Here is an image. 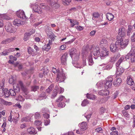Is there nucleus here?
I'll list each match as a JSON object with an SVG mask.
<instances>
[{
	"instance_id": "nucleus-1",
	"label": "nucleus",
	"mask_w": 135,
	"mask_h": 135,
	"mask_svg": "<svg viewBox=\"0 0 135 135\" xmlns=\"http://www.w3.org/2000/svg\"><path fill=\"white\" fill-rule=\"evenodd\" d=\"M124 58L123 57H120L116 63L115 65L116 67L117 70L116 72V76H119L122 74L124 71V69L122 67L120 66L119 65L121 63L124 61Z\"/></svg>"
},
{
	"instance_id": "nucleus-2",
	"label": "nucleus",
	"mask_w": 135,
	"mask_h": 135,
	"mask_svg": "<svg viewBox=\"0 0 135 135\" xmlns=\"http://www.w3.org/2000/svg\"><path fill=\"white\" fill-rule=\"evenodd\" d=\"M113 80V78L111 76L107 78L106 83L104 84V87L105 89H108L111 88Z\"/></svg>"
},
{
	"instance_id": "nucleus-3",
	"label": "nucleus",
	"mask_w": 135,
	"mask_h": 135,
	"mask_svg": "<svg viewBox=\"0 0 135 135\" xmlns=\"http://www.w3.org/2000/svg\"><path fill=\"white\" fill-rule=\"evenodd\" d=\"M58 74L57 75V77L56 80L57 82L58 81L60 82L64 81L65 79V74L62 72L59 73L57 71Z\"/></svg>"
},
{
	"instance_id": "nucleus-4",
	"label": "nucleus",
	"mask_w": 135,
	"mask_h": 135,
	"mask_svg": "<svg viewBox=\"0 0 135 135\" xmlns=\"http://www.w3.org/2000/svg\"><path fill=\"white\" fill-rule=\"evenodd\" d=\"M33 11L39 14L42 12V9L41 7L36 4H34L31 6Z\"/></svg>"
},
{
	"instance_id": "nucleus-5",
	"label": "nucleus",
	"mask_w": 135,
	"mask_h": 135,
	"mask_svg": "<svg viewBox=\"0 0 135 135\" xmlns=\"http://www.w3.org/2000/svg\"><path fill=\"white\" fill-rule=\"evenodd\" d=\"M5 28L7 31L10 32H13L16 31L14 27L10 23H7L5 26Z\"/></svg>"
},
{
	"instance_id": "nucleus-6",
	"label": "nucleus",
	"mask_w": 135,
	"mask_h": 135,
	"mask_svg": "<svg viewBox=\"0 0 135 135\" xmlns=\"http://www.w3.org/2000/svg\"><path fill=\"white\" fill-rule=\"evenodd\" d=\"M57 2L58 0H49L47 2L52 7L57 8L60 7L59 5L57 3Z\"/></svg>"
},
{
	"instance_id": "nucleus-7",
	"label": "nucleus",
	"mask_w": 135,
	"mask_h": 135,
	"mask_svg": "<svg viewBox=\"0 0 135 135\" xmlns=\"http://www.w3.org/2000/svg\"><path fill=\"white\" fill-rule=\"evenodd\" d=\"M46 33L48 37L51 39L49 41L50 43L51 44H52L53 41H54L55 38L56 36H55L54 33L50 31V32L48 31L46 32Z\"/></svg>"
},
{
	"instance_id": "nucleus-8",
	"label": "nucleus",
	"mask_w": 135,
	"mask_h": 135,
	"mask_svg": "<svg viewBox=\"0 0 135 135\" xmlns=\"http://www.w3.org/2000/svg\"><path fill=\"white\" fill-rule=\"evenodd\" d=\"M94 56V58L97 59L98 57H99V56L100 54L99 48L98 46H96L93 49L92 51Z\"/></svg>"
},
{
	"instance_id": "nucleus-9",
	"label": "nucleus",
	"mask_w": 135,
	"mask_h": 135,
	"mask_svg": "<svg viewBox=\"0 0 135 135\" xmlns=\"http://www.w3.org/2000/svg\"><path fill=\"white\" fill-rule=\"evenodd\" d=\"M68 54L65 53L61 57V62L62 64V65H65L66 64L67 61V58L68 57Z\"/></svg>"
},
{
	"instance_id": "nucleus-10",
	"label": "nucleus",
	"mask_w": 135,
	"mask_h": 135,
	"mask_svg": "<svg viewBox=\"0 0 135 135\" xmlns=\"http://www.w3.org/2000/svg\"><path fill=\"white\" fill-rule=\"evenodd\" d=\"M132 50L133 52H132V55L130 57L131 62L132 63H134L135 62V47H132Z\"/></svg>"
},
{
	"instance_id": "nucleus-11",
	"label": "nucleus",
	"mask_w": 135,
	"mask_h": 135,
	"mask_svg": "<svg viewBox=\"0 0 135 135\" xmlns=\"http://www.w3.org/2000/svg\"><path fill=\"white\" fill-rule=\"evenodd\" d=\"M129 41V40L128 39H125L124 40H122L120 42V46L122 48L125 47L128 45Z\"/></svg>"
},
{
	"instance_id": "nucleus-12",
	"label": "nucleus",
	"mask_w": 135,
	"mask_h": 135,
	"mask_svg": "<svg viewBox=\"0 0 135 135\" xmlns=\"http://www.w3.org/2000/svg\"><path fill=\"white\" fill-rule=\"evenodd\" d=\"M126 31L125 28L122 27L119 29L118 31V34L121 36L124 37L126 35Z\"/></svg>"
},
{
	"instance_id": "nucleus-13",
	"label": "nucleus",
	"mask_w": 135,
	"mask_h": 135,
	"mask_svg": "<svg viewBox=\"0 0 135 135\" xmlns=\"http://www.w3.org/2000/svg\"><path fill=\"white\" fill-rule=\"evenodd\" d=\"M118 47L114 45V44H112L110 46V49L111 51L112 52H115L118 50Z\"/></svg>"
},
{
	"instance_id": "nucleus-14",
	"label": "nucleus",
	"mask_w": 135,
	"mask_h": 135,
	"mask_svg": "<svg viewBox=\"0 0 135 135\" xmlns=\"http://www.w3.org/2000/svg\"><path fill=\"white\" fill-rule=\"evenodd\" d=\"M27 132L30 134H35L37 133V131L33 127L28 128L27 129Z\"/></svg>"
},
{
	"instance_id": "nucleus-15",
	"label": "nucleus",
	"mask_w": 135,
	"mask_h": 135,
	"mask_svg": "<svg viewBox=\"0 0 135 135\" xmlns=\"http://www.w3.org/2000/svg\"><path fill=\"white\" fill-rule=\"evenodd\" d=\"M69 54L71 57L74 56H75L77 54L76 50L74 48L71 49L69 50Z\"/></svg>"
},
{
	"instance_id": "nucleus-16",
	"label": "nucleus",
	"mask_w": 135,
	"mask_h": 135,
	"mask_svg": "<svg viewBox=\"0 0 135 135\" xmlns=\"http://www.w3.org/2000/svg\"><path fill=\"white\" fill-rule=\"evenodd\" d=\"M79 126L81 129V130L84 131L86 128L87 123L86 122H83L82 123L79 124Z\"/></svg>"
},
{
	"instance_id": "nucleus-17",
	"label": "nucleus",
	"mask_w": 135,
	"mask_h": 135,
	"mask_svg": "<svg viewBox=\"0 0 135 135\" xmlns=\"http://www.w3.org/2000/svg\"><path fill=\"white\" fill-rule=\"evenodd\" d=\"M23 86L22 81H19L18 82V83L17 84L16 88L14 89L15 90H16L17 91H19L20 88H21Z\"/></svg>"
},
{
	"instance_id": "nucleus-18",
	"label": "nucleus",
	"mask_w": 135,
	"mask_h": 135,
	"mask_svg": "<svg viewBox=\"0 0 135 135\" xmlns=\"http://www.w3.org/2000/svg\"><path fill=\"white\" fill-rule=\"evenodd\" d=\"M17 14L18 17L21 18L24 20L27 19L26 17V16L23 11H21L20 12H18Z\"/></svg>"
},
{
	"instance_id": "nucleus-19",
	"label": "nucleus",
	"mask_w": 135,
	"mask_h": 135,
	"mask_svg": "<svg viewBox=\"0 0 135 135\" xmlns=\"http://www.w3.org/2000/svg\"><path fill=\"white\" fill-rule=\"evenodd\" d=\"M0 104L6 105H11L12 104L11 102H7L5 101L3 99L0 98Z\"/></svg>"
},
{
	"instance_id": "nucleus-20",
	"label": "nucleus",
	"mask_w": 135,
	"mask_h": 135,
	"mask_svg": "<svg viewBox=\"0 0 135 135\" xmlns=\"http://www.w3.org/2000/svg\"><path fill=\"white\" fill-rule=\"evenodd\" d=\"M122 80L120 78L116 79L113 82V84L115 86H118L122 82Z\"/></svg>"
},
{
	"instance_id": "nucleus-21",
	"label": "nucleus",
	"mask_w": 135,
	"mask_h": 135,
	"mask_svg": "<svg viewBox=\"0 0 135 135\" xmlns=\"http://www.w3.org/2000/svg\"><path fill=\"white\" fill-rule=\"evenodd\" d=\"M21 21L20 20L16 18L13 22V24L15 26H19L21 25Z\"/></svg>"
},
{
	"instance_id": "nucleus-22",
	"label": "nucleus",
	"mask_w": 135,
	"mask_h": 135,
	"mask_svg": "<svg viewBox=\"0 0 135 135\" xmlns=\"http://www.w3.org/2000/svg\"><path fill=\"white\" fill-rule=\"evenodd\" d=\"M127 81V83L129 85H132L134 84L133 80L130 76H128Z\"/></svg>"
},
{
	"instance_id": "nucleus-23",
	"label": "nucleus",
	"mask_w": 135,
	"mask_h": 135,
	"mask_svg": "<svg viewBox=\"0 0 135 135\" xmlns=\"http://www.w3.org/2000/svg\"><path fill=\"white\" fill-rule=\"evenodd\" d=\"M98 94L101 95H107L109 94V91L107 90H102L98 92Z\"/></svg>"
},
{
	"instance_id": "nucleus-24",
	"label": "nucleus",
	"mask_w": 135,
	"mask_h": 135,
	"mask_svg": "<svg viewBox=\"0 0 135 135\" xmlns=\"http://www.w3.org/2000/svg\"><path fill=\"white\" fill-rule=\"evenodd\" d=\"M133 27L131 25L128 26V28L127 32V35L129 37L131 34L133 32Z\"/></svg>"
},
{
	"instance_id": "nucleus-25",
	"label": "nucleus",
	"mask_w": 135,
	"mask_h": 135,
	"mask_svg": "<svg viewBox=\"0 0 135 135\" xmlns=\"http://www.w3.org/2000/svg\"><path fill=\"white\" fill-rule=\"evenodd\" d=\"M108 42L107 40L105 39H102L100 41V46L101 47L106 46Z\"/></svg>"
},
{
	"instance_id": "nucleus-26",
	"label": "nucleus",
	"mask_w": 135,
	"mask_h": 135,
	"mask_svg": "<svg viewBox=\"0 0 135 135\" xmlns=\"http://www.w3.org/2000/svg\"><path fill=\"white\" fill-rule=\"evenodd\" d=\"M66 101V99L64 96H60L59 98L58 99L56 100L57 102H65Z\"/></svg>"
},
{
	"instance_id": "nucleus-27",
	"label": "nucleus",
	"mask_w": 135,
	"mask_h": 135,
	"mask_svg": "<svg viewBox=\"0 0 135 135\" xmlns=\"http://www.w3.org/2000/svg\"><path fill=\"white\" fill-rule=\"evenodd\" d=\"M52 44H50L49 43H49L47 44V45H45L43 47L42 49L46 51H48V50L50 49L51 48L50 45Z\"/></svg>"
},
{
	"instance_id": "nucleus-28",
	"label": "nucleus",
	"mask_w": 135,
	"mask_h": 135,
	"mask_svg": "<svg viewBox=\"0 0 135 135\" xmlns=\"http://www.w3.org/2000/svg\"><path fill=\"white\" fill-rule=\"evenodd\" d=\"M107 18L109 21L112 20L114 17V16L111 13H108L106 15Z\"/></svg>"
},
{
	"instance_id": "nucleus-29",
	"label": "nucleus",
	"mask_w": 135,
	"mask_h": 135,
	"mask_svg": "<svg viewBox=\"0 0 135 135\" xmlns=\"http://www.w3.org/2000/svg\"><path fill=\"white\" fill-rule=\"evenodd\" d=\"M99 14L98 13L94 12L93 15L92 19L94 20H96V19L98 18L99 17Z\"/></svg>"
},
{
	"instance_id": "nucleus-30",
	"label": "nucleus",
	"mask_w": 135,
	"mask_h": 135,
	"mask_svg": "<svg viewBox=\"0 0 135 135\" xmlns=\"http://www.w3.org/2000/svg\"><path fill=\"white\" fill-rule=\"evenodd\" d=\"M86 97L88 99L93 100L94 99L96 98L95 95L92 94L88 93L86 95Z\"/></svg>"
},
{
	"instance_id": "nucleus-31",
	"label": "nucleus",
	"mask_w": 135,
	"mask_h": 135,
	"mask_svg": "<svg viewBox=\"0 0 135 135\" xmlns=\"http://www.w3.org/2000/svg\"><path fill=\"white\" fill-rule=\"evenodd\" d=\"M39 97L40 98H41L42 99H44L46 98L47 96L46 93L42 92L39 95Z\"/></svg>"
},
{
	"instance_id": "nucleus-32",
	"label": "nucleus",
	"mask_w": 135,
	"mask_h": 135,
	"mask_svg": "<svg viewBox=\"0 0 135 135\" xmlns=\"http://www.w3.org/2000/svg\"><path fill=\"white\" fill-rule=\"evenodd\" d=\"M31 91L35 92L37 90L39 89V87L38 86L34 85L32 86L31 87Z\"/></svg>"
},
{
	"instance_id": "nucleus-33",
	"label": "nucleus",
	"mask_w": 135,
	"mask_h": 135,
	"mask_svg": "<svg viewBox=\"0 0 135 135\" xmlns=\"http://www.w3.org/2000/svg\"><path fill=\"white\" fill-rule=\"evenodd\" d=\"M108 54V52L107 51L103 50L102 51L100 56L101 57H105V56L107 55Z\"/></svg>"
},
{
	"instance_id": "nucleus-34",
	"label": "nucleus",
	"mask_w": 135,
	"mask_h": 135,
	"mask_svg": "<svg viewBox=\"0 0 135 135\" xmlns=\"http://www.w3.org/2000/svg\"><path fill=\"white\" fill-rule=\"evenodd\" d=\"M22 90L25 93V94L27 95L28 93V90L24 86L21 88Z\"/></svg>"
},
{
	"instance_id": "nucleus-35",
	"label": "nucleus",
	"mask_w": 135,
	"mask_h": 135,
	"mask_svg": "<svg viewBox=\"0 0 135 135\" xmlns=\"http://www.w3.org/2000/svg\"><path fill=\"white\" fill-rule=\"evenodd\" d=\"M4 95L7 97H8L10 95L9 90H8L7 89H4Z\"/></svg>"
},
{
	"instance_id": "nucleus-36",
	"label": "nucleus",
	"mask_w": 135,
	"mask_h": 135,
	"mask_svg": "<svg viewBox=\"0 0 135 135\" xmlns=\"http://www.w3.org/2000/svg\"><path fill=\"white\" fill-rule=\"evenodd\" d=\"M10 95L11 96H14L16 94V93L15 90L12 89H10L9 90Z\"/></svg>"
},
{
	"instance_id": "nucleus-37",
	"label": "nucleus",
	"mask_w": 135,
	"mask_h": 135,
	"mask_svg": "<svg viewBox=\"0 0 135 135\" xmlns=\"http://www.w3.org/2000/svg\"><path fill=\"white\" fill-rule=\"evenodd\" d=\"M117 59V56H113L110 58V62H114Z\"/></svg>"
},
{
	"instance_id": "nucleus-38",
	"label": "nucleus",
	"mask_w": 135,
	"mask_h": 135,
	"mask_svg": "<svg viewBox=\"0 0 135 135\" xmlns=\"http://www.w3.org/2000/svg\"><path fill=\"white\" fill-rule=\"evenodd\" d=\"M58 103L57 104V105L59 107L63 108L64 107L65 105V104L64 103V102H63Z\"/></svg>"
},
{
	"instance_id": "nucleus-39",
	"label": "nucleus",
	"mask_w": 135,
	"mask_h": 135,
	"mask_svg": "<svg viewBox=\"0 0 135 135\" xmlns=\"http://www.w3.org/2000/svg\"><path fill=\"white\" fill-rule=\"evenodd\" d=\"M15 67H17L19 69H21L23 67V65L20 64H19L18 63L16 62L14 64Z\"/></svg>"
},
{
	"instance_id": "nucleus-40",
	"label": "nucleus",
	"mask_w": 135,
	"mask_h": 135,
	"mask_svg": "<svg viewBox=\"0 0 135 135\" xmlns=\"http://www.w3.org/2000/svg\"><path fill=\"white\" fill-rule=\"evenodd\" d=\"M133 51L132 50V48L129 53L127 55L125 56V58L127 60L130 58V57L131 56V55H132V52H133Z\"/></svg>"
},
{
	"instance_id": "nucleus-41",
	"label": "nucleus",
	"mask_w": 135,
	"mask_h": 135,
	"mask_svg": "<svg viewBox=\"0 0 135 135\" xmlns=\"http://www.w3.org/2000/svg\"><path fill=\"white\" fill-rule=\"evenodd\" d=\"M58 93V91H56V90H54L53 91V92L52 94L51 98H54L56 96Z\"/></svg>"
},
{
	"instance_id": "nucleus-42",
	"label": "nucleus",
	"mask_w": 135,
	"mask_h": 135,
	"mask_svg": "<svg viewBox=\"0 0 135 135\" xmlns=\"http://www.w3.org/2000/svg\"><path fill=\"white\" fill-rule=\"evenodd\" d=\"M89 103L88 101L86 99H85L82 102L81 105L83 106H85Z\"/></svg>"
},
{
	"instance_id": "nucleus-43",
	"label": "nucleus",
	"mask_w": 135,
	"mask_h": 135,
	"mask_svg": "<svg viewBox=\"0 0 135 135\" xmlns=\"http://www.w3.org/2000/svg\"><path fill=\"white\" fill-rule=\"evenodd\" d=\"M28 52L29 54H31L34 53L33 50L30 47H28Z\"/></svg>"
},
{
	"instance_id": "nucleus-44",
	"label": "nucleus",
	"mask_w": 135,
	"mask_h": 135,
	"mask_svg": "<svg viewBox=\"0 0 135 135\" xmlns=\"http://www.w3.org/2000/svg\"><path fill=\"white\" fill-rule=\"evenodd\" d=\"M16 38L15 37H12L9 38H7V43H9L14 40Z\"/></svg>"
},
{
	"instance_id": "nucleus-45",
	"label": "nucleus",
	"mask_w": 135,
	"mask_h": 135,
	"mask_svg": "<svg viewBox=\"0 0 135 135\" xmlns=\"http://www.w3.org/2000/svg\"><path fill=\"white\" fill-rule=\"evenodd\" d=\"M4 90L2 87L0 86V97H2L4 95Z\"/></svg>"
},
{
	"instance_id": "nucleus-46",
	"label": "nucleus",
	"mask_w": 135,
	"mask_h": 135,
	"mask_svg": "<svg viewBox=\"0 0 135 135\" xmlns=\"http://www.w3.org/2000/svg\"><path fill=\"white\" fill-rule=\"evenodd\" d=\"M1 19L8 20L9 19V17L6 14H2Z\"/></svg>"
},
{
	"instance_id": "nucleus-47",
	"label": "nucleus",
	"mask_w": 135,
	"mask_h": 135,
	"mask_svg": "<svg viewBox=\"0 0 135 135\" xmlns=\"http://www.w3.org/2000/svg\"><path fill=\"white\" fill-rule=\"evenodd\" d=\"M17 99V100L21 101H22L24 100L22 96L20 95L18 96Z\"/></svg>"
},
{
	"instance_id": "nucleus-48",
	"label": "nucleus",
	"mask_w": 135,
	"mask_h": 135,
	"mask_svg": "<svg viewBox=\"0 0 135 135\" xmlns=\"http://www.w3.org/2000/svg\"><path fill=\"white\" fill-rule=\"evenodd\" d=\"M41 122L38 120H36L34 122L36 126L40 125L41 124Z\"/></svg>"
},
{
	"instance_id": "nucleus-49",
	"label": "nucleus",
	"mask_w": 135,
	"mask_h": 135,
	"mask_svg": "<svg viewBox=\"0 0 135 135\" xmlns=\"http://www.w3.org/2000/svg\"><path fill=\"white\" fill-rule=\"evenodd\" d=\"M44 124L46 126H47L50 123V120L48 119H46L44 120Z\"/></svg>"
},
{
	"instance_id": "nucleus-50",
	"label": "nucleus",
	"mask_w": 135,
	"mask_h": 135,
	"mask_svg": "<svg viewBox=\"0 0 135 135\" xmlns=\"http://www.w3.org/2000/svg\"><path fill=\"white\" fill-rule=\"evenodd\" d=\"M131 40L132 42H135V32L133 33L131 37Z\"/></svg>"
},
{
	"instance_id": "nucleus-51",
	"label": "nucleus",
	"mask_w": 135,
	"mask_h": 135,
	"mask_svg": "<svg viewBox=\"0 0 135 135\" xmlns=\"http://www.w3.org/2000/svg\"><path fill=\"white\" fill-rule=\"evenodd\" d=\"M9 58L11 60L13 61H16L17 60V58L14 56L11 55L9 56Z\"/></svg>"
},
{
	"instance_id": "nucleus-52",
	"label": "nucleus",
	"mask_w": 135,
	"mask_h": 135,
	"mask_svg": "<svg viewBox=\"0 0 135 135\" xmlns=\"http://www.w3.org/2000/svg\"><path fill=\"white\" fill-rule=\"evenodd\" d=\"M35 118L36 119L39 118L40 117V115L39 113H36L35 115Z\"/></svg>"
},
{
	"instance_id": "nucleus-53",
	"label": "nucleus",
	"mask_w": 135,
	"mask_h": 135,
	"mask_svg": "<svg viewBox=\"0 0 135 135\" xmlns=\"http://www.w3.org/2000/svg\"><path fill=\"white\" fill-rule=\"evenodd\" d=\"M17 119L18 118H16H16H13V120L12 121H13L15 124H16L18 122V119Z\"/></svg>"
},
{
	"instance_id": "nucleus-54",
	"label": "nucleus",
	"mask_w": 135,
	"mask_h": 135,
	"mask_svg": "<svg viewBox=\"0 0 135 135\" xmlns=\"http://www.w3.org/2000/svg\"><path fill=\"white\" fill-rule=\"evenodd\" d=\"M112 66L111 65H107L104 68L107 70H109L112 68Z\"/></svg>"
},
{
	"instance_id": "nucleus-55",
	"label": "nucleus",
	"mask_w": 135,
	"mask_h": 135,
	"mask_svg": "<svg viewBox=\"0 0 135 135\" xmlns=\"http://www.w3.org/2000/svg\"><path fill=\"white\" fill-rule=\"evenodd\" d=\"M64 91V89L63 88L60 87L58 90V93L59 92V94L62 93Z\"/></svg>"
},
{
	"instance_id": "nucleus-56",
	"label": "nucleus",
	"mask_w": 135,
	"mask_h": 135,
	"mask_svg": "<svg viewBox=\"0 0 135 135\" xmlns=\"http://www.w3.org/2000/svg\"><path fill=\"white\" fill-rule=\"evenodd\" d=\"M110 135H118V132L117 131H113L110 133Z\"/></svg>"
},
{
	"instance_id": "nucleus-57",
	"label": "nucleus",
	"mask_w": 135,
	"mask_h": 135,
	"mask_svg": "<svg viewBox=\"0 0 135 135\" xmlns=\"http://www.w3.org/2000/svg\"><path fill=\"white\" fill-rule=\"evenodd\" d=\"M8 53L6 49L4 50L2 52V55H7Z\"/></svg>"
},
{
	"instance_id": "nucleus-58",
	"label": "nucleus",
	"mask_w": 135,
	"mask_h": 135,
	"mask_svg": "<svg viewBox=\"0 0 135 135\" xmlns=\"http://www.w3.org/2000/svg\"><path fill=\"white\" fill-rule=\"evenodd\" d=\"M89 61L90 62L92 63L93 62V60L92 59V55H90L88 57Z\"/></svg>"
},
{
	"instance_id": "nucleus-59",
	"label": "nucleus",
	"mask_w": 135,
	"mask_h": 135,
	"mask_svg": "<svg viewBox=\"0 0 135 135\" xmlns=\"http://www.w3.org/2000/svg\"><path fill=\"white\" fill-rule=\"evenodd\" d=\"M120 35V36H117V41H119L121 42L122 40V37Z\"/></svg>"
},
{
	"instance_id": "nucleus-60",
	"label": "nucleus",
	"mask_w": 135,
	"mask_h": 135,
	"mask_svg": "<svg viewBox=\"0 0 135 135\" xmlns=\"http://www.w3.org/2000/svg\"><path fill=\"white\" fill-rule=\"evenodd\" d=\"M33 33V31H31L30 32H27L25 33V35L27 36L28 37H29L30 36L32 35Z\"/></svg>"
},
{
	"instance_id": "nucleus-61",
	"label": "nucleus",
	"mask_w": 135,
	"mask_h": 135,
	"mask_svg": "<svg viewBox=\"0 0 135 135\" xmlns=\"http://www.w3.org/2000/svg\"><path fill=\"white\" fill-rule=\"evenodd\" d=\"M6 50L8 54L9 53L15 50V49L14 48H9Z\"/></svg>"
},
{
	"instance_id": "nucleus-62",
	"label": "nucleus",
	"mask_w": 135,
	"mask_h": 135,
	"mask_svg": "<svg viewBox=\"0 0 135 135\" xmlns=\"http://www.w3.org/2000/svg\"><path fill=\"white\" fill-rule=\"evenodd\" d=\"M76 28L77 30L79 31L82 30L83 29V27L80 26H76Z\"/></svg>"
},
{
	"instance_id": "nucleus-63",
	"label": "nucleus",
	"mask_w": 135,
	"mask_h": 135,
	"mask_svg": "<svg viewBox=\"0 0 135 135\" xmlns=\"http://www.w3.org/2000/svg\"><path fill=\"white\" fill-rule=\"evenodd\" d=\"M66 47V45H61L60 49V50H65Z\"/></svg>"
},
{
	"instance_id": "nucleus-64",
	"label": "nucleus",
	"mask_w": 135,
	"mask_h": 135,
	"mask_svg": "<svg viewBox=\"0 0 135 135\" xmlns=\"http://www.w3.org/2000/svg\"><path fill=\"white\" fill-rule=\"evenodd\" d=\"M105 109L103 107H101L100 109V114H102L104 112Z\"/></svg>"
}]
</instances>
